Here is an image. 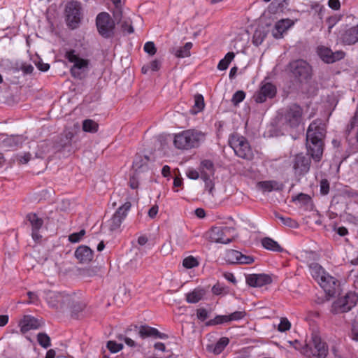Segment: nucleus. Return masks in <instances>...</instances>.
I'll list each match as a JSON object with an SVG mask.
<instances>
[{"mask_svg":"<svg viewBox=\"0 0 358 358\" xmlns=\"http://www.w3.org/2000/svg\"><path fill=\"white\" fill-rule=\"evenodd\" d=\"M326 126L322 120L317 119L309 125L306 132L307 152L315 162H320L323 154Z\"/></svg>","mask_w":358,"mask_h":358,"instance_id":"f257e3e1","label":"nucleus"},{"mask_svg":"<svg viewBox=\"0 0 358 358\" xmlns=\"http://www.w3.org/2000/svg\"><path fill=\"white\" fill-rule=\"evenodd\" d=\"M327 352L325 343L322 342L318 336L314 335L312 337V342L310 344H306L303 352L309 357L325 358Z\"/></svg>","mask_w":358,"mask_h":358,"instance_id":"0eeeda50","label":"nucleus"},{"mask_svg":"<svg viewBox=\"0 0 358 358\" xmlns=\"http://www.w3.org/2000/svg\"><path fill=\"white\" fill-rule=\"evenodd\" d=\"M29 300L26 302L27 304L38 303L40 301L39 296L36 292L29 291L27 293Z\"/></svg>","mask_w":358,"mask_h":358,"instance_id":"052dcab7","label":"nucleus"},{"mask_svg":"<svg viewBox=\"0 0 358 358\" xmlns=\"http://www.w3.org/2000/svg\"><path fill=\"white\" fill-rule=\"evenodd\" d=\"M75 257L81 264L90 263L94 257V252L86 245H80L75 251Z\"/></svg>","mask_w":358,"mask_h":358,"instance_id":"aec40b11","label":"nucleus"},{"mask_svg":"<svg viewBox=\"0 0 358 358\" xmlns=\"http://www.w3.org/2000/svg\"><path fill=\"white\" fill-rule=\"evenodd\" d=\"M266 36V33L261 29H257L253 35V43L260 45Z\"/></svg>","mask_w":358,"mask_h":358,"instance_id":"49530a36","label":"nucleus"},{"mask_svg":"<svg viewBox=\"0 0 358 358\" xmlns=\"http://www.w3.org/2000/svg\"><path fill=\"white\" fill-rule=\"evenodd\" d=\"M43 322L31 315H24L20 321V331L24 334L31 329H37L42 327Z\"/></svg>","mask_w":358,"mask_h":358,"instance_id":"a211bd4d","label":"nucleus"},{"mask_svg":"<svg viewBox=\"0 0 358 358\" xmlns=\"http://www.w3.org/2000/svg\"><path fill=\"white\" fill-rule=\"evenodd\" d=\"M234 231V227H214L208 232V238L212 242L227 244L232 241L234 236L231 234Z\"/></svg>","mask_w":358,"mask_h":358,"instance_id":"9d476101","label":"nucleus"},{"mask_svg":"<svg viewBox=\"0 0 358 358\" xmlns=\"http://www.w3.org/2000/svg\"><path fill=\"white\" fill-rule=\"evenodd\" d=\"M99 124L92 120L87 119L83 122V129L86 132L95 133L98 131Z\"/></svg>","mask_w":358,"mask_h":358,"instance_id":"a19ab883","label":"nucleus"},{"mask_svg":"<svg viewBox=\"0 0 358 358\" xmlns=\"http://www.w3.org/2000/svg\"><path fill=\"white\" fill-rule=\"evenodd\" d=\"M65 57L69 62L73 63V66L71 69V73L72 76L80 80L84 78L88 71L90 61L88 59L80 58L76 54V51L74 50L67 51Z\"/></svg>","mask_w":358,"mask_h":358,"instance_id":"20e7f679","label":"nucleus"},{"mask_svg":"<svg viewBox=\"0 0 358 358\" xmlns=\"http://www.w3.org/2000/svg\"><path fill=\"white\" fill-rule=\"evenodd\" d=\"M29 148L36 158H43L50 148V145L47 141H41L39 143H32Z\"/></svg>","mask_w":358,"mask_h":358,"instance_id":"5701e85b","label":"nucleus"},{"mask_svg":"<svg viewBox=\"0 0 358 358\" xmlns=\"http://www.w3.org/2000/svg\"><path fill=\"white\" fill-rule=\"evenodd\" d=\"M229 143L237 156L246 159H252V152L245 137L238 134H233L229 137Z\"/></svg>","mask_w":358,"mask_h":358,"instance_id":"39448f33","label":"nucleus"},{"mask_svg":"<svg viewBox=\"0 0 358 358\" xmlns=\"http://www.w3.org/2000/svg\"><path fill=\"white\" fill-rule=\"evenodd\" d=\"M318 283L329 296H334L339 290V281L329 274L323 277Z\"/></svg>","mask_w":358,"mask_h":358,"instance_id":"f3484780","label":"nucleus"},{"mask_svg":"<svg viewBox=\"0 0 358 358\" xmlns=\"http://www.w3.org/2000/svg\"><path fill=\"white\" fill-rule=\"evenodd\" d=\"M310 159L303 154H298L293 160V169L296 176H301L308 172Z\"/></svg>","mask_w":358,"mask_h":358,"instance_id":"dca6fc26","label":"nucleus"},{"mask_svg":"<svg viewBox=\"0 0 358 358\" xmlns=\"http://www.w3.org/2000/svg\"><path fill=\"white\" fill-rule=\"evenodd\" d=\"M293 200H298L303 204H307L311 201V197L308 194L300 193Z\"/></svg>","mask_w":358,"mask_h":358,"instance_id":"0e129e2a","label":"nucleus"},{"mask_svg":"<svg viewBox=\"0 0 358 358\" xmlns=\"http://www.w3.org/2000/svg\"><path fill=\"white\" fill-rule=\"evenodd\" d=\"M45 299L49 306L56 309H65L71 302V296L51 290L45 291Z\"/></svg>","mask_w":358,"mask_h":358,"instance_id":"9b49d317","label":"nucleus"},{"mask_svg":"<svg viewBox=\"0 0 358 358\" xmlns=\"http://www.w3.org/2000/svg\"><path fill=\"white\" fill-rule=\"evenodd\" d=\"M291 327V324L289 320L285 317H282L280 322L278 325V330L281 332L289 330Z\"/></svg>","mask_w":358,"mask_h":358,"instance_id":"4d7b16f0","label":"nucleus"},{"mask_svg":"<svg viewBox=\"0 0 358 358\" xmlns=\"http://www.w3.org/2000/svg\"><path fill=\"white\" fill-rule=\"evenodd\" d=\"M96 25L99 34L103 38H110L114 36L115 23L108 13L102 12L96 16Z\"/></svg>","mask_w":358,"mask_h":358,"instance_id":"423d86ee","label":"nucleus"},{"mask_svg":"<svg viewBox=\"0 0 358 358\" xmlns=\"http://www.w3.org/2000/svg\"><path fill=\"white\" fill-rule=\"evenodd\" d=\"M212 177H206V178H201V179L204 181L206 188L208 190V192L211 194H213V191L214 189V183L212 181L211 179Z\"/></svg>","mask_w":358,"mask_h":358,"instance_id":"69168bd1","label":"nucleus"},{"mask_svg":"<svg viewBox=\"0 0 358 358\" xmlns=\"http://www.w3.org/2000/svg\"><path fill=\"white\" fill-rule=\"evenodd\" d=\"M277 92L276 87L269 82H262L260 87L253 96L256 103H261L266 101L267 99L273 98Z\"/></svg>","mask_w":358,"mask_h":358,"instance_id":"f8f14e48","label":"nucleus"},{"mask_svg":"<svg viewBox=\"0 0 358 358\" xmlns=\"http://www.w3.org/2000/svg\"><path fill=\"white\" fill-rule=\"evenodd\" d=\"M24 141V138L23 136L17 135V136H6V138L3 141V143L6 146L13 147L18 146L22 144Z\"/></svg>","mask_w":358,"mask_h":358,"instance_id":"f704fd0d","label":"nucleus"},{"mask_svg":"<svg viewBox=\"0 0 358 358\" xmlns=\"http://www.w3.org/2000/svg\"><path fill=\"white\" fill-rule=\"evenodd\" d=\"M262 243L264 248L267 250H271L275 252H282L283 250L282 248L271 238H264L262 240Z\"/></svg>","mask_w":358,"mask_h":358,"instance_id":"72a5a7b5","label":"nucleus"},{"mask_svg":"<svg viewBox=\"0 0 358 358\" xmlns=\"http://www.w3.org/2000/svg\"><path fill=\"white\" fill-rule=\"evenodd\" d=\"M239 251L235 250H229L226 252L224 259L230 264H238Z\"/></svg>","mask_w":358,"mask_h":358,"instance_id":"ea45409f","label":"nucleus"},{"mask_svg":"<svg viewBox=\"0 0 358 358\" xmlns=\"http://www.w3.org/2000/svg\"><path fill=\"white\" fill-rule=\"evenodd\" d=\"M246 315V313L245 311H235L231 314L228 315V318L229 322L234 320H239L243 319Z\"/></svg>","mask_w":358,"mask_h":358,"instance_id":"bf43d9fd","label":"nucleus"},{"mask_svg":"<svg viewBox=\"0 0 358 358\" xmlns=\"http://www.w3.org/2000/svg\"><path fill=\"white\" fill-rule=\"evenodd\" d=\"M247 283L254 287H262L271 283L272 279L266 274H250L246 277Z\"/></svg>","mask_w":358,"mask_h":358,"instance_id":"6ab92c4d","label":"nucleus"},{"mask_svg":"<svg viewBox=\"0 0 358 358\" xmlns=\"http://www.w3.org/2000/svg\"><path fill=\"white\" fill-rule=\"evenodd\" d=\"M254 261L252 256L245 255L239 252L238 264H251Z\"/></svg>","mask_w":358,"mask_h":358,"instance_id":"5fc2aeb1","label":"nucleus"},{"mask_svg":"<svg viewBox=\"0 0 358 358\" xmlns=\"http://www.w3.org/2000/svg\"><path fill=\"white\" fill-rule=\"evenodd\" d=\"M204 99L201 94H196L194 96V105L192 108V113L196 114L201 111L204 108Z\"/></svg>","mask_w":358,"mask_h":358,"instance_id":"79ce46f5","label":"nucleus"},{"mask_svg":"<svg viewBox=\"0 0 358 358\" xmlns=\"http://www.w3.org/2000/svg\"><path fill=\"white\" fill-rule=\"evenodd\" d=\"M206 292L205 288L196 287L186 294V301L189 303H198L204 298Z\"/></svg>","mask_w":358,"mask_h":358,"instance_id":"bb28decb","label":"nucleus"},{"mask_svg":"<svg viewBox=\"0 0 358 358\" xmlns=\"http://www.w3.org/2000/svg\"><path fill=\"white\" fill-rule=\"evenodd\" d=\"M229 343V339L228 338L222 337L215 345H208L207 349L215 355H219L224 350Z\"/></svg>","mask_w":358,"mask_h":358,"instance_id":"7c9ffc66","label":"nucleus"},{"mask_svg":"<svg viewBox=\"0 0 358 358\" xmlns=\"http://www.w3.org/2000/svg\"><path fill=\"white\" fill-rule=\"evenodd\" d=\"M74 134L71 131H65L59 138V140L56 141L55 144V149L61 150L66 147L71 145L72 139Z\"/></svg>","mask_w":358,"mask_h":358,"instance_id":"a878e982","label":"nucleus"},{"mask_svg":"<svg viewBox=\"0 0 358 358\" xmlns=\"http://www.w3.org/2000/svg\"><path fill=\"white\" fill-rule=\"evenodd\" d=\"M196 316L201 321H204L208 317V313L206 308H201L196 310Z\"/></svg>","mask_w":358,"mask_h":358,"instance_id":"338daca9","label":"nucleus"},{"mask_svg":"<svg viewBox=\"0 0 358 358\" xmlns=\"http://www.w3.org/2000/svg\"><path fill=\"white\" fill-rule=\"evenodd\" d=\"M310 270L312 276L319 282L323 277H325L327 274L323 269V268L317 263H313L310 265Z\"/></svg>","mask_w":358,"mask_h":358,"instance_id":"2f4dec72","label":"nucleus"},{"mask_svg":"<svg viewBox=\"0 0 358 358\" xmlns=\"http://www.w3.org/2000/svg\"><path fill=\"white\" fill-rule=\"evenodd\" d=\"M290 70L294 76L301 83L306 82L311 78L312 69L309 64L303 59H298L289 63Z\"/></svg>","mask_w":358,"mask_h":358,"instance_id":"1a4fd4ad","label":"nucleus"},{"mask_svg":"<svg viewBox=\"0 0 358 358\" xmlns=\"http://www.w3.org/2000/svg\"><path fill=\"white\" fill-rule=\"evenodd\" d=\"M131 207V203L127 201L117 209L109 221L108 227L110 231H113L120 227L122 221L126 217L127 213L130 210Z\"/></svg>","mask_w":358,"mask_h":358,"instance_id":"ddd939ff","label":"nucleus"},{"mask_svg":"<svg viewBox=\"0 0 358 358\" xmlns=\"http://www.w3.org/2000/svg\"><path fill=\"white\" fill-rule=\"evenodd\" d=\"M85 234V230L82 229L79 232L73 233L69 236V240L71 243H78Z\"/></svg>","mask_w":358,"mask_h":358,"instance_id":"6e6d98bb","label":"nucleus"},{"mask_svg":"<svg viewBox=\"0 0 358 358\" xmlns=\"http://www.w3.org/2000/svg\"><path fill=\"white\" fill-rule=\"evenodd\" d=\"M205 133L196 129H187L174 136L173 143L180 150H189L198 148L204 141Z\"/></svg>","mask_w":358,"mask_h":358,"instance_id":"f03ea898","label":"nucleus"},{"mask_svg":"<svg viewBox=\"0 0 358 358\" xmlns=\"http://www.w3.org/2000/svg\"><path fill=\"white\" fill-rule=\"evenodd\" d=\"M259 188L262 189L265 192H271L273 190L281 191L284 188L282 183H279L275 180H266L259 182L257 183Z\"/></svg>","mask_w":358,"mask_h":358,"instance_id":"c85d7f7f","label":"nucleus"},{"mask_svg":"<svg viewBox=\"0 0 358 358\" xmlns=\"http://www.w3.org/2000/svg\"><path fill=\"white\" fill-rule=\"evenodd\" d=\"M245 97V93L242 90H238L233 95L231 102L234 106H238Z\"/></svg>","mask_w":358,"mask_h":358,"instance_id":"603ef678","label":"nucleus"},{"mask_svg":"<svg viewBox=\"0 0 358 358\" xmlns=\"http://www.w3.org/2000/svg\"><path fill=\"white\" fill-rule=\"evenodd\" d=\"M320 193L322 195H327L329 192V182L327 179H322L320 181Z\"/></svg>","mask_w":358,"mask_h":358,"instance_id":"680f3d73","label":"nucleus"},{"mask_svg":"<svg viewBox=\"0 0 358 358\" xmlns=\"http://www.w3.org/2000/svg\"><path fill=\"white\" fill-rule=\"evenodd\" d=\"M37 341L41 346L48 348L50 346V338L45 333H39L37 335Z\"/></svg>","mask_w":358,"mask_h":358,"instance_id":"c03bdc74","label":"nucleus"},{"mask_svg":"<svg viewBox=\"0 0 358 358\" xmlns=\"http://www.w3.org/2000/svg\"><path fill=\"white\" fill-rule=\"evenodd\" d=\"M317 53L322 61L327 64H332L344 58L345 52L337 50L333 52L330 48L321 46L317 48Z\"/></svg>","mask_w":358,"mask_h":358,"instance_id":"2eb2a0df","label":"nucleus"},{"mask_svg":"<svg viewBox=\"0 0 358 358\" xmlns=\"http://www.w3.org/2000/svg\"><path fill=\"white\" fill-rule=\"evenodd\" d=\"M149 157L147 156H136L133 162L134 173L140 174L148 170Z\"/></svg>","mask_w":358,"mask_h":358,"instance_id":"b1692460","label":"nucleus"},{"mask_svg":"<svg viewBox=\"0 0 358 358\" xmlns=\"http://www.w3.org/2000/svg\"><path fill=\"white\" fill-rule=\"evenodd\" d=\"M287 5V0H275L271 3V6L275 8L274 12H282Z\"/></svg>","mask_w":358,"mask_h":358,"instance_id":"8fccbe9b","label":"nucleus"},{"mask_svg":"<svg viewBox=\"0 0 358 358\" xmlns=\"http://www.w3.org/2000/svg\"><path fill=\"white\" fill-rule=\"evenodd\" d=\"M143 48H144L145 52H146L148 54H149L151 56L155 55V53L157 52V48L155 47V45L152 41L145 43Z\"/></svg>","mask_w":358,"mask_h":358,"instance_id":"13d9d810","label":"nucleus"},{"mask_svg":"<svg viewBox=\"0 0 358 358\" xmlns=\"http://www.w3.org/2000/svg\"><path fill=\"white\" fill-rule=\"evenodd\" d=\"M107 348L112 353H115L123 348V345L122 343H117L115 341H109L107 343Z\"/></svg>","mask_w":358,"mask_h":358,"instance_id":"864d4df0","label":"nucleus"},{"mask_svg":"<svg viewBox=\"0 0 358 358\" xmlns=\"http://www.w3.org/2000/svg\"><path fill=\"white\" fill-rule=\"evenodd\" d=\"M100 271V267L98 266H90L83 269L80 271L81 275L85 277H93L98 274Z\"/></svg>","mask_w":358,"mask_h":358,"instance_id":"de8ad7c7","label":"nucleus"},{"mask_svg":"<svg viewBox=\"0 0 358 358\" xmlns=\"http://www.w3.org/2000/svg\"><path fill=\"white\" fill-rule=\"evenodd\" d=\"M342 42L346 45H352L358 41V24L346 30L341 36Z\"/></svg>","mask_w":358,"mask_h":358,"instance_id":"393cba45","label":"nucleus"},{"mask_svg":"<svg viewBox=\"0 0 358 358\" xmlns=\"http://www.w3.org/2000/svg\"><path fill=\"white\" fill-rule=\"evenodd\" d=\"M229 322L228 315H217L206 322V326H215Z\"/></svg>","mask_w":358,"mask_h":358,"instance_id":"37998d69","label":"nucleus"},{"mask_svg":"<svg viewBox=\"0 0 358 358\" xmlns=\"http://www.w3.org/2000/svg\"><path fill=\"white\" fill-rule=\"evenodd\" d=\"M234 57L235 55L233 52H229L225 57L220 61L217 69L221 71L226 70Z\"/></svg>","mask_w":358,"mask_h":358,"instance_id":"58836bf2","label":"nucleus"},{"mask_svg":"<svg viewBox=\"0 0 358 358\" xmlns=\"http://www.w3.org/2000/svg\"><path fill=\"white\" fill-rule=\"evenodd\" d=\"M138 335L142 338L147 337L164 338L167 337L166 334L160 333L157 329L145 325L139 327Z\"/></svg>","mask_w":358,"mask_h":358,"instance_id":"412c9836","label":"nucleus"},{"mask_svg":"<svg viewBox=\"0 0 358 358\" xmlns=\"http://www.w3.org/2000/svg\"><path fill=\"white\" fill-rule=\"evenodd\" d=\"M122 31H127L128 34H132L134 31L132 26V22L129 18H124L120 23Z\"/></svg>","mask_w":358,"mask_h":358,"instance_id":"09e8293b","label":"nucleus"},{"mask_svg":"<svg viewBox=\"0 0 358 358\" xmlns=\"http://www.w3.org/2000/svg\"><path fill=\"white\" fill-rule=\"evenodd\" d=\"M293 22L289 19L281 20L278 21L272 31V34L275 38H280L282 34L285 32L292 25Z\"/></svg>","mask_w":358,"mask_h":358,"instance_id":"4be33fe9","label":"nucleus"},{"mask_svg":"<svg viewBox=\"0 0 358 358\" xmlns=\"http://www.w3.org/2000/svg\"><path fill=\"white\" fill-rule=\"evenodd\" d=\"M303 108L296 103L288 106L282 114V124L287 128L296 129L302 122Z\"/></svg>","mask_w":358,"mask_h":358,"instance_id":"7ed1b4c3","label":"nucleus"},{"mask_svg":"<svg viewBox=\"0 0 358 358\" xmlns=\"http://www.w3.org/2000/svg\"><path fill=\"white\" fill-rule=\"evenodd\" d=\"M357 301L358 296L355 292H348L343 297L338 299L333 303L331 312L333 314L348 312L355 306Z\"/></svg>","mask_w":358,"mask_h":358,"instance_id":"6e6552de","label":"nucleus"},{"mask_svg":"<svg viewBox=\"0 0 358 358\" xmlns=\"http://www.w3.org/2000/svg\"><path fill=\"white\" fill-rule=\"evenodd\" d=\"M192 48V43L191 42L186 43L183 47L176 51V57L178 58H184L190 56V50Z\"/></svg>","mask_w":358,"mask_h":358,"instance_id":"e433bc0d","label":"nucleus"},{"mask_svg":"<svg viewBox=\"0 0 358 358\" xmlns=\"http://www.w3.org/2000/svg\"><path fill=\"white\" fill-rule=\"evenodd\" d=\"M113 15L115 23L116 22L117 24H120L122 20L124 19L123 17L122 9L121 6L115 7L113 12Z\"/></svg>","mask_w":358,"mask_h":358,"instance_id":"3c124183","label":"nucleus"},{"mask_svg":"<svg viewBox=\"0 0 358 358\" xmlns=\"http://www.w3.org/2000/svg\"><path fill=\"white\" fill-rule=\"evenodd\" d=\"M80 8L77 1L70 2L66 5V22L71 29H75L80 21Z\"/></svg>","mask_w":358,"mask_h":358,"instance_id":"4468645a","label":"nucleus"},{"mask_svg":"<svg viewBox=\"0 0 358 358\" xmlns=\"http://www.w3.org/2000/svg\"><path fill=\"white\" fill-rule=\"evenodd\" d=\"M27 218L31 224L32 229H39L43 224V220L35 213L28 214Z\"/></svg>","mask_w":358,"mask_h":358,"instance_id":"4c0bfd02","label":"nucleus"},{"mask_svg":"<svg viewBox=\"0 0 358 358\" xmlns=\"http://www.w3.org/2000/svg\"><path fill=\"white\" fill-rule=\"evenodd\" d=\"M42 270L45 275H52L57 271V264L52 259H45L42 264Z\"/></svg>","mask_w":358,"mask_h":358,"instance_id":"473e14b6","label":"nucleus"},{"mask_svg":"<svg viewBox=\"0 0 358 358\" xmlns=\"http://www.w3.org/2000/svg\"><path fill=\"white\" fill-rule=\"evenodd\" d=\"M86 307V304L81 301H75L71 297V302L69 306H66V308H69L71 313V316L75 318H78L79 314L82 313Z\"/></svg>","mask_w":358,"mask_h":358,"instance_id":"c756f323","label":"nucleus"},{"mask_svg":"<svg viewBox=\"0 0 358 358\" xmlns=\"http://www.w3.org/2000/svg\"><path fill=\"white\" fill-rule=\"evenodd\" d=\"M139 175L140 174H136V173H134L133 175L131 176L129 184L131 189L138 188Z\"/></svg>","mask_w":358,"mask_h":358,"instance_id":"e2e57ef3","label":"nucleus"},{"mask_svg":"<svg viewBox=\"0 0 358 358\" xmlns=\"http://www.w3.org/2000/svg\"><path fill=\"white\" fill-rule=\"evenodd\" d=\"M199 262L193 256H189L182 261V266L186 268H192L199 266Z\"/></svg>","mask_w":358,"mask_h":358,"instance_id":"a18cd8bd","label":"nucleus"},{"mask_svg":"<svg viewBox=\"0 0 358 358\" xmlns=\"http://www.w3.org/2000/svg\"><path fill=\"white\" fill-rule=\"evenodd\" d=\"M274 215L275 218L281 221L282 224H283L284 226L294 229L298 228L299 227L298 222L290 217H283L282 215L277 212L274 213Z\"/></svg>","mask_w":358,"mask_h":358,"instance_id":"c9c22d12","label":"nucleus"},{"mask_svg":"<svg viewBox=\"0 0 358 358\" xmlns=\"http://www.w3.org/2000/svg\"><path fill=\"white\" fill-rule=\"evenodd\" d=\"M201 178L213 177L215 174L214 164L209 159H204L201 162L199 166Z\"/></svg>","mask_w":358,"mask_h":358,"instance_id":"cd10ccee","label":"nucleus"},{"mask_svg":"<svg viewBox=\"0 0 358 358\" xmlns=\"http://www.w3.org/2000/svg\"><path fill=\"white\" fill-rule=\"evenodd\" d=\"M212 292L215 295H220V294H222L223 293H226L225 287L223 285H222L221 284H220V283L215 284L212 287Z\"/></svg>","mask_w":358,"mask_h":358,"instance_id":"774afa93","label":"nucleus"}]
</instances>
